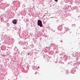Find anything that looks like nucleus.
Wrapping results in <instances>:
<instances>
[{"instance_id":"f257e3e1","label":"nucleus","mask_w":80,"mask_h":80,"mask_svg":"<svg viewBox=\"0 0 80 80\" xmlns=\"http://www.w3.org/2000/svg\"><path fill=\"white\" fill-rule=\"evenodd\" d=\"M38 26H40V27H43V24H42V21L39 20L38 21Z\"/></svg>"},{"instance_id":"f03ea898","label":"nucleus","mask_w":80,"mask_h":80,"mask_svg":"<svg viewBox=\"0 0 80 80\" xmlns=\"http://www.w3.org/2000/svg\"><path fill=\"white\" fill-rule=\"evenodd\" d=\"M17 20L16 19H14L12 21V23L15 24H17Z\"/></svg>"},{"instance_id":"7ed1b4c3","label":"nucleus","mask_w":80,"mask_h":80,"mask_svg":"<svg viewBox=\"0 0 80 80\" xmlns=\"http://www.w3.org/2000/svg\"><path fill=\"white\" fill-rule=\"evenodd\" d=\"M72 55H73V56H75V53L73 52L72 53Z\"/></svg>"},{"instance_id":"20e7f679","label":"nucleus","mask_w":80,"mask_h":80,"mask_svg":"<svg viewBox=\"0 0 80 80\" xmlns=\"http://www.w3.org/2000/svg\"><path fill=\"white\" fill-rule=\"evenodd\" d=\"M54 1L56 2H57L58 1V0H54Z\"/></svg>"},{"instance_id":"39448f33","label":"nucleus","mask_w":80,"mask_h":80,"mask_svg":"<svg viewBox=\"0 0 80 80\" xmlns=\"http://www.w3.org/2000/svg\"><path fill=\"white\" fill-rule=\"evenodd\" d=\"M28 55H30V53H28Z\"/></svg>"},{"instance_id":"423d86ee","label":"nucleus","mask_w":80,"mask_h":80,"mask_svg":"<svg viewBox=\"0 0 80 80\" xmlns=\"http://www.w3.org/2000/svg\"><path fill=\"white\" fill-rule=\"evenodd\" d=\"M36 73H37V72H36Z\"/></svg>"}]
</instances>
